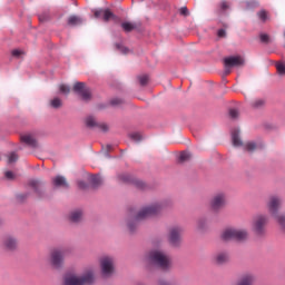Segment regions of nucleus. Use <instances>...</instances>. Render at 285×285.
<instances>
[{
  "instance_id": "13d9d810",
  "label": "nucleus",
  "mask_w": 285,
  "mask_h": 285,
  "mask_svg": "<svg viewBox=\"0 0 285 285\" xmlns=\"http://www.w3.org/2000/svg\"><path fill=\"white\" fill-rule=\"evenodd\" d=\"M3 225V218L0 217V226Z\"/></svg>"
},
{
  "instance_id": "423d86ee",
  "label": "nucleus",
  "mask_w": 285,
  "mask_h": 285,
  "mask_svg": "<svg viewBox=\"0 0 285 285\" xmlns=\"http://www.w3.org/2000/svg\"><path fill=\"white\" fill-rule=\"evenodd\" d=\"M47 262L51 271H63V266H66V249L61 247L52 248L49 252Z\"/></svg>"
},
{
  "instance_id": "4be33fe9",
  "label": "nucleus",
  "mask_w": 285,
  "mask_h": 285,
  "mask_svg": "<svg viewBox=\"0 0 285 285\" xmlns=\"http://www.w3.org/2000/svg\"><path fill=\"white\" fill-rule=\"evenodd\" d=\"M196 228L197 230H200V233L208 230V228H210V220L207 217L198 218L196 222Z\"/></svg>"
},
{
  "instance_id": "f3484780",
  "label": "nucleus",
  "mask_w": 285,
  "mask_h": 285,
  "mask_svg": "<svg viewBox=\"0 0 285 285\" xmlns=\"http://www.w3.org/2000/svg\"><path fill=\"white\" fill-rule=\"evenodd\" d=\"M255 282H257V275L253 272H245L240 275L236 285H255Z\"/></svg>"
},
{
  "instance_id": "ddd939ff",
  "label": "nucleus",
  "mask_w": 285,
  "mask_h": 285,
  "mask_svg": "<svg viewBox=\"0 0 285 285\" xmlns=\"http://www.w3.org/2000/svg\"><path fill=\"white\" fill-rule=\"evenodd\" d=\"M2 248L8 253H14L19 248V238L12 234H7L2 238Z\"/></svg>"
},
{
  "instance_id": "8fccbe9b",
  "label": "nucleus",
  "mask_w": 285,
  "mask_h": 285,
  "mask_svg": "<svg viewBox=\"0 0 285 285\" xmlns=\"http://www.w3.org/2000/svg\"><path fill=\"white\" fill-rule=\"evenodd\" d=\"M157 285H175V284H173V283L166 281V278H159V279L157 281Z\"/></svg>"
},
{
  "instance_id": "f704fd0d",
  "label": "nucleus",
  "mask_w": 285,
  "mask_h": 285,
  "mask_svg": "<svg viewBox=\"0 0 285 285\" xmlns=\"http://www.w3.org/2000/svg\"><path fill=\"white\" fill-rule=\"evenodd\" d=\"M276 70L281 77H285V63L276 62Z\"/></svg>"
},
{
  "instance_id": "bb28decb",
  "label": "nucleus",
  "mask_w": 285,
  "mask_h": 285,
  "mask_svg": "<svg viewBox=\"0 0 285 285\" xmlns=\"http://www.w3.org/2000/svg\"><path fill=\"white\" fill-rule=\"evenodd\" d=\"M85 124H86L87 128H97L99 121L94 116H88L85 119Z\"/></svg>"
},
{
  "instance_id": "c03bdc74",
  "label": "nucleus",
  "mask_w": 285,
  "mask_h": 285,
  "mask_svg": "<svg viewBox=\"0 0 285 285\" xmlns=\"http://www.w3.org/2000/svg\"><path fill=\"white\" fill-rule=\"evenodd\" d=\"M258 19H261L263 22H266L268 20V13H266V11L258 12Z\"/></svg>"
},
{
  "instance_id": "2f4dec72",
  "label": "nucleus",
  "mask_w": 285,
  "mask_h": 285,
  "mask_svg": "<svg viewBox=\"0 0 285 285\" xmlns=\"http://www.w3.org/2000/svg\"><path fill=\"white\" fill-rule=\"evenodd\" d=\"M193 157V155H190V153L188 151H183L179 156V161L181 164L186 163V161H190V158Z\"/></svg>"
},
{
  "instance_id": "a878e982",
  "label": "nucleus",
  "mask_w": 285,
  "mask_h": 285,
  "mask_svg": "<svg viewBox=\"0 0 285 285\" xmlns=\"http://www.w3.org/2000/svg\"><path fill=\"white\" fill-rule=\"evenodd\" d=\"M245 153H249V155H253L255 150H257L258 146L255 141H247L243 145Z\"/></svg>"
},
{
  "instance_id": "c85d7f7f",
  "label": "nucleus",
  "mask_w": 285,
  "mask_h": 285,
  "mask_svg": "<svg viewBox=\"0 0 285 285\" xmlns=\"http://www.w3.org/2000/svg\"><path fill=\"white\" fill-rule=\"evenodd\" d=\"M128 137L131 141H141L144 139V136L139 131L130 132Z\"/></svg>"
},
{
  "instance_id": "ea45409f",
  "label": "nucleus",
  "mask_w": 285,
  "mask_h": 285,
  "mask_svg": "<svg viewBox=\"0 0 285 285\" xmlns=\"http://www.w3.org/2000/svg\"><path fill=\"white\" fill-rule=\"evenodd\" d=\"M12 57H16V59H20L22 55H26L23 50L14 49L11 51Z\"/></svg>"
},
{
  "instance_id": "c9c22d12",
  "label": "nucleus",
  "mask_w": 285,
  "mask_h": 285,
  "mask_svg": "<svg viewBox=\"0 0 285 285\" xmlns=\"http://www.w3.org/2000/svg\"><path fill=\"white\" fill-rule=\"evenodd\" d=\"M104 14V21H110V19H115V13L112 11L106 9L102 11Z\"/></svg>"
},
{
  "instance_id": "7ed1b4c3",
  "label": "nucleus",
  "mask_w": 285,
  "mask_h": 285,
  "mask_svg": "<svg viewBox=\"0 0 285 285\" xmlns=\"http://www.w3.org/2000/svg\"><path fill=\"white\" fill-rule=\"evenodd\" d=\"M168 206H170V203L164 200L147 204L136 212V219L144 222L145 219H150V217H157L161 215V210L168 208Z\"/></svg>"
},
{
  "instance_id": "4c0bfd02",
  "label": "nucleus",
  "mask_w": 285,
  "mask_h": 285,
  "mask_svg": "<svg viewBox=\"0 0 285 285\" xmlns=\"http://www.w3.org/2000/svg\"><path fill=\"white\" fill-rule=\"evenodd\" d=\"M61 95H70V87L68 85H59Z\"/></svg>"
},
{
  "instance_id": "a19ab883",
  "label": "nucleus",
  "mask_w": 285,
  "mask_h": 285,
  "mask_svg": "<svg viewBox=\"0 0 285 285\" xmlns=\"http://www.w3.org/2000/svg\"><path fill=\"white\" fill-rule=\"evenodd\" d=\"M116 50H119L120 52H122V55H128L129 50L128 48L124 47L121 43H116Z\"/></svg>"
},
{
  "instance_id": "864d4df0",
  "label": "nucleus",
  "mask_w": 285,
  "mask_h": 285,
  "mask_svg": "<svg viewBox=\"0 0 285 285\" xmlns=\"http://www.w3.org/2000/svg\"><path fill=\"white\" fill-rule=\"evenodd\" d=\"M4 177H6L7 179H14V173H12V171H6V173H4Z\"/></svg>"
},
{
  "instance_id": "49530a36",
  "label": "nucleus",
  "mask_w": 285,
  "mask_h": 285,
  "mask_svg": "<svg viewBox=\"0 0 285 285\" xmlns=\"http://www.w3.org/2000/svg\"><path fill=\"white\" fill-rule=\"evenodd\" d=\"M111 106H121V104H124V100L120 98H114L110 101Z\"/></svg>"
},
{
  "instance_id": "2eb2a0df",
  "label": "nucleus",
  "mask_w": 285,
  "mask_h": 285,
  "mask_svg": "<svg viewBox=\"0 0 285 285\" xmlns=\"http://www.w3.org/2000/svg\"><path fill=\"white\" fill-rule=\"evenodd\" d=\"M142 222L141 219L137 218V213L130 212L124 220V226L130 233H135L137 230V223Z\"/></svg>"
},
{
  "instance_id": "412c9836",
  "label": "nucleus",
  "mask_w": 285,
  "mask_h": 285,
  "mask_svg": "<svg viewBox=\"0 0 285 285\" xmlns=\"http://www.w3.org/2000/svg\"><path fill=\"white\" fill-rule=\"evenodd\" d=\"M20 141L29 146L30 148H37L39 144L37 142V138L32 134H23L20 136Z\"/></svg>"
},
{
  "instance_id": "5fc2aeb1",
  "label": "nucleus",
  "mask_w": 285,
  "mask_h": 285,
  "mask_svg": "<svg viewBox=\"0 0 285 285\" xmlns=\"http://www.w3.org/2000/svg\"><path fill=\"white\" fill-rule=\"evenodd\" d=\"M220 8H222V10H228V2L223 1V2L220 3Z\"/></svg>"
},
{
  "instance_id": "f8f14e48",
  "label": "nucleus",
  "mask_w": 285,
  "mask_h": 285,
  "mask_svg": "<svg viewBox=\"0 0 285 285\" xmlns=\"http://www.w3.org/2000/svg\"><path fill=\"white\" fill-rule=\"evenodd\" d=\"M246 61L242 56H230L224 59L225 71L224 75H230L232 68H242Z\"/></svg>"
},
{
  "instance_id": "a211bd4d",
  "label": "nucleus",
  "mask_w": 285,
  "mask_h": 285,
  "mask_svg": "<svg viewBox=\"0 0 285 285\" xmlns=\"http://www.w3.org/2000/svg\"><path fill=\"white\" fill-rule=\"evenodd\" d=\"M212 262L216 266H224L230 262V255L228 252H218L212 257Z\"/></svg>"
},
{
  "instance_id": "aec40b11",
  "label": "nucleus",
  "mask_w": 285,
  "mask_h": 285,
  "mask_svg": "<svg viewBox=\"0 0 285 285\" xmlns=\"http://www.w3.org/2000/svg\"><path fill=\"white\" fill-rule=\"evenodd\" d=\"M242 130L239 128H234L232 130V144L234 148H242L244 147V140H242Z\"/></svg>"
},
{
  "instance_id": "dca6fc26",
  "label": "nucleus",
  "mask_w": 285,
  "mask_h": 285,
  "mask_svg": "<svg viewBox=\"0 0 285 285\" xmlns=\"http://www.w3.org/2000/svg\"><path fill=\"white\" fill-rule=\"evenodd\" d=\"M67 219L69 224L79 225L83 222V209L77 208L68 213Z\"/></svg>"
},
{
  "instance_id": "79ce46f5",
  "label": "nucleus",
  "mask_w": 285,
  "mask_h": 285,
  "mask_svg": "<svg viewBox=\"0 0 285 285\" xmlns=\"http://www.w3.org/2000/svg\"><path fill=\"white\" fill-rule=\"evenodd\" d=\"M259 39H261L262 43H271V37L266 33H261Z\"/></svg>"
},
{
  "instance_id": "e433bc0d",
  "label": "nucleus",
  "mask_w": 285,
  "mask_h": 285,
  "mask_svg": "<svg viewBox=\"0 0 285 285\" xmlns=\"http://www.w3.org/2000/svg\"><path fill=\"white\" fill-rule=\"evenodd\" d=\"M138 81L140 86H148V81H149L148 75L138 76Z\"/></svg>"
},
{
  "instance_id": "7c9ffc66",
  "label": "nucleus",
  "mask_w": 285,
  "mask_h": 285,
  "mask_svg": "<svg viewBox=\"0 0 285 285\" xmlns=\"http://www.w3.org/2000/svg\"><path fill=\"white\" fill-rule=\"evenodd\" d=\"M96 128H98V130H100V132H108V130H110V125L107 122L98 121V125Z\"/></svg>"
},
{
  "instance_id": "de8ad7c7",
  "label": "nucleus",
  "mask_w": 285,
  "mask_h": 285,
  "mask_svg": "<svg viewBox=\"0 0 285 285\" xmlns=\"http://www.w3.org/2000/svg\"><path fill=\"white\" fill-rule=\"evenodd\" d=\"M264 104H266L264 100L258 99L253 102V106H254V108H262L264 106Z\"/></svg>"
},
{
  "instance_id": "473e14b6",
  "label": "nucleus",
  "mask_w": 285,
  "mask_h": 285,
  "mask_svg": "<svg viewBox=\"0 0 285 285\" xmlns=\"http://www.w3.org/2000/svg\"><path fill=\"white\" fill-rule=\"evenodd\" d=\"M276 224L279 226L281 230L285 233V213L281 214V216L276 220Z\"/></svg>"
},
{
  "instance_id": "58836bf2",
  "label": "nucleus",
  "mask_w": 285,
  "mask_h": 285,
  "mask_svg": "<svg viewBox=\"0 0 285 285\" xmlns=\"http://www.w3.org/2000/svg\"><path fill=\"white\" fill-rule=\"evenodd\" d=\"M19 159V156L17 155V153H10L8 155V164H14V161H17Z\"/></svg>"
},
{
  "instance_id": "0eeeda50",
  "label": "nucleus",
  "mask_w": 285,
  "mask_h": 285,
  "mask_svg": "<svg viewBox=\"0 0 285 285\" xmlns=\"http://www.w3.org/2000/svg\"><path fill=\"white\" fill-rule=\"evenodd\" d=\"M268 215L266 214H258L252 220V232L257 237H266V226H268Z\"/></svg>"
},
{
  "instance_id": "4468645a",
  "label": "nucleus",
  "mask_w": 285,
  "mask_h": 285,
  "mask_svg": "<svg viewBox=\"0 0 285 285\" xmlns=\"http://www.w3.org/2000/svg\"><path fill=\"white\" fill-rule=\"evenodd\" d=\"M72 90L76 95H79L78 97L81 101H90V99H92V94H90V89L85 82H75Z\"/></svg>"
},
{
  "instance_id": "393cba45",
  "label": "nucleus",
  "mask_w": 285,
  "mask_h": 285,
  "mask_svg": "<svg viewBox=\"0 0 285 285\" xmlns=\"http://www.w3.org/2000/svg\"><path fill=\"white\" fill-rule=\"evenodd\" d=\"M117 179L120 181V184H132L135 177H132L130 174L122 173L117 175Z\"/></svg>"
},
{
  "instance_id": "20e7f679",
  "label": "nucleus",
  "mask_w": 285,
  "mask_h": 285,
  "mask_svg": "<svg viewBox=\"0 0 285 285\" xmlns=\"http://www.w3.org/2000/svg\"><path fill=\"white\" fill-rule=\"evenodd\" d=\"M98 266L101 277L110 279L117 275V259L110 254H104L98 258Z\"/></svg>"
},
{
  "instance_id": "a18cd8bd",
  "label": "nucleus",
  "mask_w": 285,
  "mask_h": 285,
  "mask_svg": "<svg viewBox=\"0 0 285 285\" xmlns=\"http://www.w3.org/2000/svg\"><path fill=\"white\" fill-rule=\"evenodd\" d=\"M229 117H230V119H237V117H239V110L230 109L229 110Z\"/></svg>"
},
{
  "instance_id": "f03ea898",
  "label": "nucleus",
  "mask_w": 285,
  "mask_h": 285,
  "mask_svg": "<svg viewBox=\"0 0 285 285\" xmlns=\"http://www.w3.org/2000/svg\"><path fill=\"white\" fill-rule=\"evenodd\" d=\"M97 284V274L92 269H86L82 274L67 272L62 276V285H95Z\"/></svg>"
},
{
  "instance_id": "b1692460",
  "label": "nucleus",
  "mask_w": 285,
  "mask_h": 285,
  "mask_svg": "<svg viewBox=\"0 0 285 285\" xmlns=\"http://www.w3.org/2000/svg\"><path fill=\"white\" fill-rule=\"evenodd\" d=\"M49 108H53V110H59L63 108V100L59 97H53L49 100Z\"/></svg>"
},
{
  "instance_id": "72a5a7b5",
  "label": "nucleus",
  "mask_w": 285,
  "mask_h": 285,
  "mask_svg": "<svg viewBox=\"0 0 285 285\" xmlns=\"http://www.w3.org/2000/svg\"><path fill=\"white\" fill-rule=\"evenodd\" d=\"M122 30H125V32H132V30H135V28H137V26H135L134 23L130 22H124L121 24Z\"/></svg>"
},
{
  "instance_id": "603ef678",
  "label": "nucleus",
  "mask_w": 285,
  "mask_h": 285,
  "mask_svg": "<svg viewBox=\"0 0 285 285\" xmlns=\"http://www.w3.org/2000/svg\"><path fill=\"white\" fill-rule=\"evenodd\" d=\"M48 19H50V16L47 13H42L39 16V21H41L43 23V21H48Z\"/></svg>"
},
{
  "instance_id": "9d476101",
  "label": "nucleus",
  "mask_w": 285,
  "mask_h": 285,
  "mask_svg": "<svg viewBox=\"0 0 285 285\" xmlns=\"http://www.w3.org/2000/svg\"><path fill=\"white\" fill-rule=\"evenodd\" d=\"M28 186L33 190L38 199H48V193L46 191V181L41 178L31 179Z\"/></svg>"
},
{
  "instance_id": "5701e85b",
  "label": "nucleus",
  "mask_w": 285,
  "mask_h": 285,
  "mask_svg": "<svg viewBox=\"0 0 285 285\" xmlns=\"http://www.w3.org/2000/svg\"><path fill=\"white\" fill-rule=\"evenodd\" d=\"M87 181L90 183V185L92 186V188H99V186H101V184H104V178H101V176H87Z\"/></svg>"
},
{
  "instance_id": "39448f33",
  "label": "nucleus",
  "mask_w": 285,
  "mask_h": 285,
  "mask_svg": "<svg viewBox=\"0 0 285 285\" xmlns=\"http://www.w3.org/2000/svg\"><path fill=\"white\" fill-rule=\"evenodd\" d=\"M248 237L250 234L248 233V228L244 227H227L220 234V239L223 242H248Z\"/></svg>"
},
{
  "instance_id": "f257e3e1",
  "label": "nucleus",
  "mask_w": 285,
  "mask_h": 285,
  "mask_svg": "<svg viewBox=\"0 0 285 285\" xmlns=\"http://www.w3.org/2000/svg\"><path fill=\"white\" fill-rule=\"evenodd\" d=\"M146 262L160 268L164 273H170L173 271V257L163 249H153L145 256Z\"/></svg>"
},
{
  "instance_id": "6ab92c4d",
  "label": "nucleus",
  "mask_w": 285,
  "mask_h": 285,
  "mask_svg": "<svg viewBox=\"0 0 285 285\" xmlns=\"http://www.w3.org/2000/svg\"><path fill=\"white\" fill-rule=\"evenodd\" d=\"M51 186L53 188H62V189L70 188V184L68 183V179L65 176H61V175L55 176L51 179Z\"/></svg>"
},
{
  "instance_id": "c756f323",
  "label": "nucleus",
  "mask_w": 285,
  "mask_h": 285,
  "mask_svg": "<svg viewBox=\"0 0 285 285\" xmlns=\"http://www.w3.org/2000/svg\"><path fill=\"white\" fill-rule=\"evenodd\" d=\"M134 186H136L138 188V190H146V183H144L142 180H139L137 178H134L132 183Z\"/></svg>"
},
{
  "instance_id": "cd10ccee",
  "label": "nucleus",
  "mask_w": 285,
  "mask_h": 285,
  "mask_svg": "<svg viewBox=\"0 0 285 285\" xmlns=\"http://www.w3.org/2000/svg\"><path fill=\"white\" fill-rule=\"evenodd\" d=\"M83 23V20L77 16H70L68 18V26L75 27V26H81Z\"/></svg>"
},
{
  "instance_id": "1a4fd4ad",
  "label": "nucleus",
  "mask_w": 285,
  "mask_h": 285,
  "mask_svg": "<svg viewBox=\"0 0 285 285\" xmlns=\"http://www.w3.org/2000/svg\"><path fill=\"white\" fill-rule=\"evenodd\" d=\"M181 235H184V227L181 225H174L168 228L167 242L171 248H179L181 246Z\"/></svg>"
},
{
  "instance_id": "6e6552de",
  "label": "nucleus",
  "mask_w": 285,
  "mask_h": 285,
  "mask_svg": "<svg viewBox=\"0 0 285 285\" xmlns=\"http://www.w3.org/2000/svg\"><path fill=\"white\" fill-rule=\"evenodd\" d=\"M282 204L283 200L281 196L278 195H272L268 197L267 203H266V208L271 217H273L274 222H277L278 217L282 216Z\"/></svg>"
},
{
  "instance_id": "3c124183",
  "label": "nucleus",
  "mask_w": 285,
  "mask_h": 285,
  "mask_svg": "<svg viewBox=\"0 0 285 285\" xmlns=\"http://www.w3.org/2000/svg\"><path fill=\"white\" fill-rule=\"evenodd\" d=\"M217 36L220 39H226V29H219L218 32H217Z\"/></svg>"
},
{
  "instance_id": "37998d69",
  "label": "nucleus",
  "mask_w": 285,
  "mask_h": 285,
  "mask_svg": "<svg viewBox=\"0 0 285 285\" xmlns=\"http://www.w3.org/2000/svg\"><path fill=\"white\" fill-rule=\"evenodd\" d=\"M179 14H181V17H189L190 16V11L188 10L187 7H181L179 9Z\"/></svg>"
},
{
  "instance_id": "6e6d98bb",
  "label": "nucleus",
  "mask_w": 285,
  "mask_h": 285,
  "mask_svg": "<svg viewBox=\"0 0 285 285\" xmlns=\"http://www.w3.org/2000/svg\"><path fill=\"white\" fill-rule=\"evenodd\" d=\"M28 195L30 194H19L18 199H28Z\"/></svg>"
},
{
  "instance_id": "09e8293b",
  "label": "nucleus",
  "mask_w": 285,
  "mask_h": 285,
  "mask_svg": "<svg viewBox=\"0 0 285 285\" xmlns=\"http://www.w3.org/2000/svg\"><path fill=\"white\" fill-rule=\"evenodd\" d=\"M78 188H80L81 190H86V188H88V183H86L85 180H78Z\"/></svg>"
},
{
  "instance_id": "9b49d317",
  "label": "nucleus",
  "mask_w": 285,
  "mask_h": 285,
  "mask_svg": "<svg viewBox=\"0 0 285 285\" xmlns=\"http://www.w3.org/2000/svg\"><path fill=\"white\" fill-rule=\"evenodd\" d=\"M209 207L214 213H219L223 208H226V193H216L209 200Z\"/></svg>"
},
{
  "instance_id": "4d7b16f0",
  "label": "nucleus",
  "mask_w": 285,
  "mask_h": 285,
  "mask_svg": "<svg viewBox=\"0 0 285 285\" xmlns=\"http://www.w3.org/2000/svg\"><path fill=\"white\" fill-rule=\"evenodd\" d=\"M101 14H104V11H96V12H95V17H96V18L101 17Z\"/></svg>"
}]
</instances>
